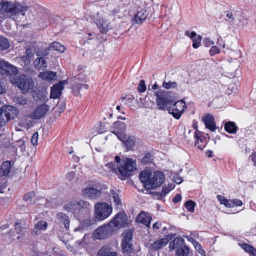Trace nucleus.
Instances as JSON below:
<instances>
[{
	"label": "nucleus",
	"instance_id": "bf43d9fd",
	"mask_svg": "<svg viewBox=\"0 0 256 256\" xmlns=\"http://www.w3.org/2000/svg\"><path fill=\"white\" fill-rule=\"evenodd\" d=\"M75 176V172H72L68 173V174L66 175V178L70 181H71L74 178Z\"/></svg>",
	"mask_w": 256,
	"mask_h": 256
},
{
	"label": "nucleus",
	"instance_id": "58836bf2",
	"mask_svg": "<svg viewBox=\"0 0 256 256\" xmlns=\"http://www.w3.org/2000/svg\"><path fill=\"white\" fill-rule=\"evenodd\" d=\"M172 188V187L169 188L167 187L166 185H164L163 186V188L162 192L160 193H158L157 196H159V198L162 199L166 196L167 194H168L170 192Z\"/></svg>",
	"mask_w": 256,
	"mask_h": 256
},
{
	"label": "nucleus",
	"instance_id": "412c9836",
	"mask_svg": "<svg viewBox=\"0 0 256 256\" xmlns=\"http://www.w3.org/2000/svg\"><path fill=\"white\" fill-rule=\"evenodd\" d=\"M152 218L148 213L142 212L138 216L136 221L138 223H142L149 227Z\"/></svg>",
	"mask_w": 256,
	"mask_h": 256
},
{
	"label": "nucleus",
	"instance_id": "c85d7f7f",
	"mask_svg": "<svg viewBox=\"0 0 256 256\" xmlns=\"http://www.w3.org/2000/svg\"><path fill=\"white\" fill-rule=\"evenodd\" d=\"M224 129L228 133L234 134L238 132V127L234 122H228L226 123Z\"/></svg>",
	"mask_w": 256,
	"mask_h": 256
},
{
	"label": "nucleus",
	"instance_id": "c756f323",
	"mask_svg": "<svg viewBox=\"0 0 256 256\" xmlns=\"http://www.w3.org/2000/svg\"><path fill=\"white\" fill-rule=\"evenodd\" d=\"M56 76V72L48 71L41 72L40 74V77L42 79L48 81L54 80Z\"/></svg>",
	"mask_w": 256,
	"mask_h": 256
},
{
	"label": "nucleus",
	"instance_id": "f03ea898",
	"mask_svg": "<svg viewBox=\"0 0 256 256\" xmlns=\"http://www.w3.org/2000/svg\"><path fill=\"white\" fill-rule=\"evenodd\" d=\"M136 162L132 159L127 158L122 160L119 167L113 162L108 163L106 166L114 173L117 174L118 172L124 178L130 176L134 170H136Z\"/></svg>",
	"mask_w": 256,
	"mask_h": 256
},
{
	"label": "nucleus",
	"instance_id": "09e8293b",
	"mask_svg": "<svg viewBox=\"0 0 256 256\" xmlns=\"http://www.w3.org/2000/svg\"><path fill=\"white\" fill-rule=\"evenodd\" d=\"M220 52V50L219 48L216 46H212L210 50V54L212 56H214L216 54H219Z\"/></svg>",
	"mask_w": 256,
	"mask_h": 256
},
{
	"label": "nucleus",
	"instance_id": "de8ad7c7",
	"mask_svg": "<svg viewBox=\"0 0 256 256\" xmlns=\"http://www.w3.org/2000/svg\"><path fill=\"white\" fill-rule=\"evenodd\" d=\"M36 194L34 192H30L24 196V200L25 202L29 201L34 198Z\"/></svg>",
	"mask_w": 256,
	"mask_h": 256
},
{
	"label": "nucleus",
	"instance_id": "6e6d98bb",
	"mask_svg": "<svg viewBox=\"0 0 256 256\" xmlns=\"http://www.w3.org/2000/svg\"><path fill=\"white\" fill-rule=\"evenodd\" d=\"M238 90V88L236 87H232V88H229L228 89L226 92L228 95L232 94H236L237 93Z\"/></svg>",
	"mask_w": 256,
	"mask_h": 256
},
{
	"label": "nucleus",
	"instance_id": "7c9ffc66",
	"mask_svg": "<svg viewBox=\"0 0 256 256\" xmlns=\"http://www.w3.org/2000/svg\"><path fill=\"white\" fill-rule=\"evenodd\" d=\"M34 65L38 70H43L47 67L46 61L43 58H36L34 61Z\"/></svg>",
	"mask_w": 256,
	"mask_h": 256
},
{
	"label": "nucleus",
	"instance_id": "5701e85b",
	"mask_svg": "<svg viewBox=\"0 0 256 256\" xmlns=\"http://www.w3.org/2000/svg\"><path fill=\"white\" fill-rule=\"evenodd\" d=\"M148 16V13L146 10H142L138 12L132 21L136 24H142L145 21Z\"/></svg>",
	"mask_w": 256,
	"mask_h": 256
},
{
	"label": "nucleus",
	"instance_id": "1a4fd4ad",
	"mask_svg": "<svg viewBox=\"0 0 256 256\" xmlns=\"http://www.w3.org/2000/svg\"><path fill=\"white\" fill-rule=\"evenodd\" d=\"M114 228L110 222L98 228L94 232V236L96 240H104L109 238L113 233Z\"/></svg>",
	"mask_w": 256,
	"mask_h": 256
},
{
	"label": "nucleus",
	"instance_id": "423d86ee",
	"mask_svg": "<svg viewBox=\"0 0 256 256\" xmlns=\"http://www.w3.org/2000/svg\"><path fill=\"white\" fill-rule=\"evenodd\" d=\"M112 212V207L106 203L96 204L94 206V218L96 220L102 221L108 218Z\"/></svg>",
	"mask_w": 256,
	"mask_h": 256
},
{
	"label": "nucleus",
	"instance_id": "37998d69",
	"mask_svg": "<svg viewBox=\"0 0 256 256\" xmlns=\"http://www.w3.org/2000/svg\"><path fill=\"white\" fill-rule=\"evenodd\" d=\"M195 138L196 141L198 140L200 143H206L205 138L202 136V134L200 132L196 131L195 132Z\"/></svg>",
	"mask_w": 256,
	"mask_h": 256
},
{
	"label": "nucleus",
	"instance_id": "4c0bfd02",
	"mask_svg": "<svg viewBox=\"0 0 256 256\" xmlns=\"http://www.w3.org/2000/svg\"><path fill=\"white\" fill-rule=\"evenodd\" d=\"M10 46V43L8 40L2 37H0V50H3L7 49Z\"/></svg>",
	"mask_w": 256,
	"mask_h": 256
},
{
	"label": "nucleus",
	"instance_id": "a18cd8bd",
	"mask_svg": "<svg viewBox=\"0 0 256 256\" xmlns=\"http://www.w3.org/2000/svg\"><path fill=\"white\" fill-rule=\"evenodd\" d=\"M146 88L144 80H141L138 87V91L140 92H144L146 90Z\"/></svg>",
	"mask_w": 256,
	"mask_h": 256
},
{
	"label": "nucleus",
	"instance_id": "4be33fe9",
	"mask_svg": "<svg viewBox=\"0 0 256 256\" xmlns=\"http://www.w3.org/2000/svg\"><path fill=\"white\" fill-rule=\"evenodd\" d=\"M126 130V125L124 122H114L112 126L111 127V132L117 136L116 132L118 134H124Z\"/></svg>",
	"mask_w": 256,
	"mask_h": 256
},
{
	"label": "nucleus",
	"instance_id": "864d4df0",
	"mask_svg": "<svg viewBox=\"0 0 256 256\" xmlns=\"http://www.w3.org/2000/svg\"><path fill=\"white\" fill-rule=\"evenodd\" d=\"M24 228L22 226L21 224L16 223L15 224V230L17 232L18 234H20L22 232Z\"/></svg>",
	"mask_w": 256,
	"mask_h": 256
},
{
	"label": "nucleus",
	"instance_id": "0eeeda50",
	"mask_svg": "<svg viewBox=\"0 0 256 256\" xmlns=\"http://www.w3.org/2000/svg\"><path fill=\"white\" fill-rule=\"evenodd\" d=\"M91 208L90 203L83 200L72 201L64 207L65 210L73 214L78 213L82 210L89 211Z\"/></svg>",
	"mask_w": 256,
	"mask_h": 256
},
{
	"label": "nucleus",
	"instance_id": "603ef678",
	"mask_svg": "<svg viewBox=\"0 0 256 256\" xmlns=\"http://www.w3.org/2000/svg\"><path fill=\"white\" fill-rule=\"evenodd\" d=\"M6 92V90L4 83L0 80V94H4Z\"/></svg>",
	"mask_w": 256,
	"mask_h": 256
},
{
	"label": "nucleus",
	"instance_id": "3c124183",
	"mask_svg": "<svg viewBox=\"0 0 256 256\" xmlns=\"http://www.w3.org/2000/svg\"><path fill=\"white\" fill-rule=\"evenodd\" d=\"M174 180L176 184H180L183 181L182 178L178 174H176L174 177Z\"/></svg>",
	"mask_w": 256,
	"mask_h": 256
},
{
	"label": "nucleus",
	"instance_id": "bb28decb",
	"mask_svg": "<svg viewBox=\"0 0 256 256\" xmlns=\"http://www.w3.org/2000/svg\"><path fill=\"white\" fill-rule=\"evenodd\" d=\"M11 168H12V165H11V163L10 162H4L2 166H1V168H0V175L2 176H7L10 172V170H11Z\"/></svg>",
	"mask_w": 256,
	"mask_h": 256
},
{
	"label": "nucleus",
	"instance_id": "338daca9",
	"mask_svg": "<svg viewBox=\"0 0 256 256\" xmlns=\"http://www.w3.org/2000/svg\"><path fill=\"white\" fill-rule=\"evenodd\" d=\"M194 246L196 250L198 251L202 248L201 245L198 242L194 244Z\"/></svg>",
	"mask_w": 256,
	"mask_h": 256
},
{
	"label": "nucleus",
	"instance_id": "8fccbe9b",
	"mask_svg": "<svg viewBox=\"0 0 256 256\" xmlns=\"http://www.w3.org/2000/svg\"><path fill=\"white\" fill-rule=\"evenodd\" d=\"M238 20L240 21V24H238V26L239 27H240L242 26H242L244 25H248V18H238Z\"/></svg>",
	"mask_w": 256,
	"mask_h": 256
},
{
	"label": "nucleus",
	"instance_id": "39448f33",
	"mask_svg": "<svg viewBox=\"0 0 256 256\" xmlns=\"http://www.w3.org/2000/svg\"><path fill=\"white\" fill-rule=\"evenodd\" d=\"M12 84L16 85L22 94H26L32 91L34 86L32 78L26 75L20 76L12 80Z\"/></svg>",
	"mask_w": 256,
	"mask_h": 256
},
{
	"label": "nucleus",
	"instance_id": "13d9d810",
	"mask_svg": "<svg viewBox=\"0 0 256 256\" xmlns=\"http://www.w3.org/2000/svg\"><path fill=\"white\" fill-rule=\"evenodd\" d=\"M206 46H210L214 44V42L210 38H206L204 42Z\"/></svg>",
	"mask_w": 256,
	"mask_h": 256
},
{
	"label": "nucleus",
	"instance_id": "9d476101",
	"mask_svg": "<svg viewBox=\"0 0 256 256\" xmlns=\"http://www.w3.org/2000/svg\"><path fill=\"white\" fill-rule=\"evenodd\" d=\"M186 106V103L183 100H181L176 102L172 106L169 107L168 110L175 118L179 120L183 114Z\"/></svg>",
	"mask_w": 256,
	"mask_h": 256
},
{
	"label": "nucleus",
	"instance_id": "0e129e2a",
	"mask_svg": "<svg viewBox=\"0 0 256 256\" xmlns=\"http://www.w3.org/2000/svg\"><path fill=\"white\" fill-rule=\"evenodd\" d=\"M250 158L252 159V162L254 163V166L256 165V152L252 154L250 156Z\"/></svg>",
	"mask_w": 256,
	"mask_h": 256
},
{
	"label": "nucleus",
	"instance_id": "49530a36",
	"mask_svg": "<svg viewBox=\"0 0 256 256\" xmlns=\"http://www.w3.org/2000/svg\"><path fill=\"white\" fill-rule=\"evenodd\" d=\"M241 247L247 252L250 254V251L254 250V247L246 244H240Z\"/></svg>",
	"mask_w": 256,
	"mask_h": 256
},
{
	"label": "nucleus",
	"instance_id": "473e14b6",
	"mask_svg": "<svg viewBox=\"0 0 256 256\" xmlns=\"http://www.w3.org/2000/svg\"><path fill=\"white\" fill-rule=\"evenodd\" d=\"M168 242V241L166 239H162L156 242L152 245V246L154 250H157L166 246Z\"/></svg>",
	"mask_w": 256,
	"mask_h": 256
},
{
	"label": "nucleus",
	"instance_id": "4d7b16f0",
	"mask_svg": "<svg viewBox=\"0 0 256 256\" xmlns=\"http://www.w3.org/2000/svg\"><path fill=\"white\" fill-rule=\"evenodd\" d=\"M195 145L196 146H198V148L201 150H202L204 148H205L206 146V143H200L198 140L196 141Z\"/></svg>",
	"mask_w": 256,
	"mask_h": 256
},
{
	"label": "nucleus",
	"instance_id": "69168bd1",
	"mask_svg": "<svg viewBox=\"0 0 256 256\" xmlns=\"http://www.w3.org/2000/svg\"><path fill=\"white\" fill-rule=\"evenodd\" d=\"M185 238L188 240V241H189L190 242H191L192 244L194 245L196 242H197L196 240H195L193 238L190 237V236H185Z\"/></svg>",
	"mask_w": 256,
	"mask_h": 256
},
{
	"label": "nucleus",
	"instance_id": "cd10ccee",
	"mask_svg": "<svg viewBox=\"0 0 256 256\" xmlns=\"http://www.w3.org/2000/svg\"><path fill=\"white\" fill-rule=\"evenodd\" d=\"M48 223L44 221H40L35 226V228L32 232V234L38 235V232L40 230L44 231L48 228Z\"/></svg>",
	"mask_w": 256,
	"mask_h": 256
},
{
	"label": "nucleus",
	"instance_id": "774afa93",
	"mask_svg": "<svg viewBox=\"0 0 256 256\" xmlns=\"http://www.w3.org/2000/svg\"><path fill=\"white\" fill-rule=\"evenodd\" d=\"M199 254L202 256H206V252L204 251V250L202 248H200V250H198Z\"/></svg>",
	"mask_w": 256,
	"mask_h": 256
},
{
	"label": "nucleus",
	"instance_id": "a878e982",
	"mask_svg": "<svg viewBox=\"0 0 256 256\" xmlns=\"http://www.w3.org/2000/svg\"><path fill=\"white\" fill-rule=\"evenodd\" d=\"M58 220L62 223L66 230L70 228V220L68 216L65 214L60 212L56 216Z\"/></svg>",
	"mask_w": 256,
	"mask_h": 256
},
{
	"label": "nucleus",
	"instance_id": "f8f14e48",
	"mask_svg": "<svg viewBox=\"0 0 256 256\" xmlns=\"http://www.w3.org/2000/svg\"><path fill=\"white\" fill-rule=\"evenodd\" d=\"M128 216L124 212L118 214L110 222L112 228H122L126 226L128 224Z\"/></svg>",
	"mask_w": 256,
	"mask_h": 256
},
{
	"label": "nucleus",
	"instance_id": "72a5a7b5",
	"mask_svg": "<svg viewBox=\"0 0 256 256\" xmlns=\"http://www.w3.org/2000/svg\"><path fill=\"white\" fill-rule=\"evenodd\" d=\"M190 252L188 246H184L178 248L176 251V256H188Z\"/></svg>",
	"mask_w": 256,
	"mask_h": 256
},
{
	"label": "nucleus",
	"instance_id": "ea45409f",
	"mask_svg": "<svg viewBox=\"0 0 256 256\" xmlns=\"http://www.w3.org/2000/svg\"><path fill=\"white\" fill-rule=\"evenodd\" d=\"M185 206L189 212L192 213L194 212L196 203L194 202L189 200L186 202Z\"/></svg>",
	"mask_w": 256,
	"mask_h": 256
},
{
	"label": "nucleus",
	"instance_id": "c9c22d12",
	"mask_svg": "<svg viewBox=\"0 0 256 256\" xmlns=\"http://www.w3.org/2000/svg\"><path fill=\"white\" fill-rule=\"evenodd\" d=\"M84 88L85 90H88L89 88V86L88 84H76L74 86V92L75 96H78L80 90Z\"/></svg>",
	"mask_w": 256,
	"mask_h": 256
},
{
	"label": "nucleus",
	"instance_id": "4468645a",
	"mask_svg": "<svg viewBox=\"0 0 256 256\" xmlns=\"http://www.w3.org/2000/svg\"><path fill=\"white\" fill-rule=\"evenodd\" d=\"M0 73L8 76H16L18 73L16 67L10 64L5 61H0Z\"/></svg>",
	"mask_w": 256,
	"mask_h": 256
},
{
	"label": "nucleus",
	"instance_id": "ddd939ff",
	"mask_svg": "<svg viewBox=\"0 0 256 256\" xmlns=\"http://www.w3.org/2000/svg\"><path fill=\"white\" fill-rule=\"evenodd\" d=\"M124 238L122 243V250L124 253L130 254L133 252L132 240V232L128 230L124 234Z\"/></svg>",
	"mask_w": 256,
	"mask_h": 256
},
{
	"label": "nucleus",
	"instance_id": "052dcab7",
	"mask_svg": "<svg viewBox=\"0 0 256 256\" xmlns=\"http://www.w3.org/2000/svg\"><path fill=\"white\" fill-rule=\"evenodd\" d=\"M94 224V220H86L84 221V224L86 226H90Z\"/></svg>",
	"mask_w": 256,
	"mask_h": 256
},
{
	"label": "nucleus",
	"instance_id": "aec40b11",
	"mask_svg": "<svg viewBox=\"0 0 256 256\" xmlns=\"http://www.w3.org/2000/svg\"><path fill=\"white\" fill-rule=\"evenodd\" d=\"M94 22L100 29L101 33L106 34L108 30L110 23L103 18H98L94 20Z\"/></svg>",
	"mask_w": 256,
	"mask_h": 256
},
{
	"label": "nucleus",
	"instance_id": "c03bdc74",
	"mask_svg": "<svg viewBox=\"0 0 256 256\" xmlns=\"http://www.w3.org/2000/svg\"><path fill=\"white\" fill-rule=\"evenodd\" d=\"M38 133L36 132L32 136L31 142L34 146L38 145Z\"/></svg>",
	"mask_w": 256,
	"mask_h": 256
},
{
	"label": "nucleus",
	"instance_id": "6ab92c4d",
	"mask_svg": "<svg viewBox=\"0 0 256 256\" xmlns=\"http://www.w3.org/2000/svg\"><path fill=\"white\" fill-rule=\"evenodd\" d=\"M116 132L117 134L118 138L124 144L128 149L130 150L133 148L134 146V137H127L124 134H120L117 132Z\"/></svg>",
	"mask_w": 256,
	"mask_h": 256
},
{
	"label": "nucleus",
	"instance_id": "e433bc0d",
	"mask_svg": "<svg viewBox=\"0 0 256 256\" xmlns=\"http://www.w3.org/2000/svg\"><path fill=\"white\" fill-rule=\"evenodd\" d=\"M154 160V156L150 153H148L145 155L142 160V163L145 165L150 164L153 162Z\"/></svg>",
	"mask_w": 256,
	"mask_h": 256
},
{
	"label": "nucleus",
	"instance_id": "2f4dec72",
	"mask_svg": "<svg viewBox=\"0 0 256 256\" xmlns=\"http://www.w3.org/2000/svg\"><path fill=\"white\" fill-rule=\"evenodd\" d=\"M184 240L181 238H176L173 241L170 242V250H174L176 248H180V247L182 244Z\"/></svg>",
	"mask_w": 256,
	"mask_h": 256
},
{
	"label": "nucleus",
	"instance_id": "a211bd4d",
	"mask_svg": "<svg viewBox=\"0 0 256 256\" xmlns=\"http://www.w3.org/2000/svg\"><path fill=\"white\" fill-rule=\"evenodd\" d=\"M202 120L206 128L211 132H214L216 130V127L215 120L212 115L210 114L206 115L203 117Z\"/></svg>",
	"mask_w": 256,
	"mask_h": 256
},
{
	"label": "nucleus",
	"instance_id": "5fc2aeb1",
	"mask_svg": "<svg viewBox=\"0 0 256 256\" xmlns=\"http://www.w3.org/2000/svg\"><path fill=\"white\" fill-rule=\"evenodd\" d=\"M113 199L116 205L118 206L121 204V200L118 194H114L113 196Z\"/></svg>",
	"mask_w": 256,
	"mask_h": 256
},
{
	"label": "nucleus",
	"instance_id": "7ed1b4c3",
	"mask_svg": "<svg viewBox=\"0 0 256 256\" xmlns=\"http://www.w3.org/2000/svg\"><path fill=\"white\" fill-rule=\"evenodd\" d=\"M1 11L10 16H14L20 14L25 16V12L28 7L24 4L19 2H13L10 1H3L0 3Z\"/></svg>",
	"mask_w": 256,
	"mask_h": 256
},
{
	"label": "nucleus",
	"instance_id": "dca6fc26",
	"mask_svg": "<svg viewBox=\"0 0 256 256\" xmlns=\"http://www.w3.org/2000/svg\"><path fill=\"white\" fill-rule=\"evenodd\" d=\"M238 12L234 10L224 12V21L231 26H235L236 22L238 20Z\"/></svg>",
	"mask_w": 256,
	"mask_h": 256
},
{
	"label": "nucleus",
	"instance_id": "e2e57ef3",
	"mask_svg": "<svg viewBox=\"0 0 256 256\" xmlns=\"http://www.w3.org/2000/svg\"><path fill=\"white\" fill-rule=\"evenodd\" d=\"M231 202L236 206H242L243 204L242 202L239 200H233Z\"/></svg>",
	"mask_w": 256,
	"mask_h": 256
},
{
	"label": "nucleus",
	"instance_id": "f704fd0d",
	"mask_svg": "<svg viewBox=\"0 0 256 256\" xmlns=\"http://www.w3.org/2000/svg\"><path fill=\"white\" fill-rule=\"evenodd\" d=\"M50 48V50H54L60 53H62L65 51L64 46L58 42H54L52 44Z\"/></svg>",
	"mask_w": 256,
	"mask_h": 256
},
{
	"label": "nucleus",
	"instance_id": "6e6552de",
	"mask_svg": "<svg viewBox=\"0 0 256 256\" xmlns=\"http://www.w3.org/2000/svg\"><path fill=\"white\" fill-rule=\"evenodd\" d=\"M18 114V110L14 107L8 106L0 108V122L4 121L2 126H6L8 121L14 119ZM2 123L1 122H0Z\"/></svg>",
	"mask_w": 256,
	"mask_h": 256
},
{
	"label": "nucleus",
	"instance_id": "393cba45",
	"mask_svg": "<svg viewBox=\"0 0 256 256\" xmlns=\"http://www.w3.org/2000/svg\"><path fill=\"white\" fill-rule=\"evenodd\" d=\"M116 252H113L112 249L107 246L102 248L98 252L96 256H117Z\"/></svg>",
	"mask_w": 256,
	"mask_h": 256
},
{
	"label": "nucleus",
	"instance_id": "b1692460",
	"mask_svg": "<svg viewBox=\"0 0 256 256\" xmlns=\"http://www.w3.org/2000/svg\"><path fill=\"white\" fill-rule=\"evenodd\" d=\"M186 35L189 36L193 41L192 46L194 48H197L201 45V41L202 40V36H196V33L194 32H192L190 34L189 32H186Z\"/></svg>",
	"mask_w": 256,
	"mask_h": 256
},
{
	"label": "nucleus",
	"instance_id": "680f3d73",
	"mask_svg": "<svg viewBox=\"0 0 256 256\" xmlns=\"http://www.w3.org/2000/svg\"><path fill=\"white\" fill-rule=\"evenodd\" d=\"M182 196L180 194H176L175 197L173 198L172 202L174 204L179 202L182 200Z\"/></svg>",
	"mask_w": 256,
	"mask_h": 256
},
{
	"label": "nucleus",
	"instance_id": "9b49d317",
	"mask_svg": "<svg viewBox=\"0 0 256 256\" xmlns=\"http://www.w3.org/2000/svg\"><path fill=\"white\" fill-rule=\"evenodd\" d=\"M50 106L46 104H42L38 106L34 111L30 114V118L38 120L43 118L49 111Z\"/></svg>",
	"mask_w": 256,
	"mask_h": 256
},
{
	"label": "nucleus",
	"instance_id": "20e7f679",
	"mask_svg": "<svg viewBox=\"0 0 256 256\" xmlns=\"http://www.w3.org/2000/svg\"><path fill=\"white\" fill-rule=\"evenodd\" d=\"M156 103L158 108L164 110L170 107L176 100L174 94L166 91H160L156 93Z\"/></svg>",
	"mask_w": 256,
	"mask_h": 256
},
{
	"label": "nucleus",
	"instance_id": "79ce46f5",
	"mask_svg": "<svg viewBox=\"0 0 256 256\" xmlns=\"http://www.w3.org/2000/svg\"><path fill=\"white\" fill-rule=\"evenodd\" d=\"M162 86L166 89L169 90L170 88H175L178 86V84L176 82H164L163 83Z\"/></svg>",
	"mask_w": 256,
	"mask_h": 256
},
{
	"label": "nucleus",
	"instance_id": "f257e3e1",
	"mask_svg": "<svg viewBox=\"0 0 256 256\" xmlns=\"http://www.w3.org/2000/svg\"><path fill=\"white\" fill-rule=\"evenodd\" d=\"M140 180L147 190L154 189L160 186L164 180V176L160 172H156L153 175L150 171L144 170L140 174Z\"/></svg>",
	"mask_w": 256,
	"mask_h": 256
},
{
	"label": "nucleus",
	"instance_id": "2eb2a0df",
	"mask_svg": "<svg viewBox=\"0 0 256 256\" xmlns=\"http://www.w3.org/2000/svg\"><path fill=\"white\" fill-rule=\"evenodd\" d=\"M68 84L66 80H63L56 84L51 88L50 98L56 99L59 98L62 94V90L64 89V86Z\"/></svg>",
	"mask_w": 256,
	"mask_h": 256
},
{
	"label": "nucleus",
	"instance_id": "a19ab883",
	"mask_svg": "<svg viewBox=\"0 0 256 256\" xmlns=\"http://www.w3.org/2000/svg\"><path fill=\"white\" fill-rule=\"evenodd\" d=\"M14 102L20 106H24L27 104V100L24 98L22 96H16L14 99Z\"/></svg>",
	"mask_w": 256,
	"mask_h": 256
},
{
	"label": "nucleus",
	"instance_id": "f3484780",
	"mask_svg": "<svg viewBox=\"0 0 256 256\" xmlns=\"http://www.w3.org/2000/svg\"><path fill=\"white\" fill-rule=\"evenodd\" d=\"M102 194L100 190L93 188H84L82 191V194L93 200L98 199Z\"/></svg>",
	"mask_w": 256,
	"mask_h": 256
}]
</instances>
